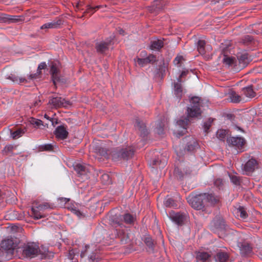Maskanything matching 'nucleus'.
<instances>
[{
    "instance_id": "nucleus-1",
    "label": "nucleus",
    "mask_w": 262,
    "mask_h": 262,
    "mask_svg": "<svg viewBox=\"0 0 262 262\" xmlns=\"http://www.w3.org/2000/svg\"><path fill=\"white\" fill-rule=\"evenodd\" d=\"M187 200L191 207L197 210H201L206 206L214 205L218 201L214 195L208 193L189 195Z\"/></svg>"
},
{
    "instance_id": "nucleus-2",
    "label": "nucleus",
    "mask_w": 262,
    "mask_h": 262,
    "mask_svg": "<svg viewBox=\"0 0 262 262\" xmlns=\"http://www.w3.org/2000/svg\"><path fill=\"white\" fill-rule=\"evenodd\" d=\"M200 99L193 97L190 100V104L187 110L188 118H195L200 116L202 112L200 109Z\"/></svg>"
},
{
    "instance_id": "nucleus-3",
    "label": "nucleus",
    "mask_w": 262,
    "mask_h": 262,
    "mask_svg": "<svg viewBox=\"0 0 262 262\" xmlns=\"http://www.w3.org/2000/svg\"><path fill=\"white\" fill-rule=\"evenodd\" d=\"M134 153V151L132 147H126L119 151H114L112 152V159L116 161L121 159L127 160L133 157Z\"/></svg>"
},
{
    "instance_id": "nucleus-4",
    "label": "nucleus",
    "mask_w": 262,
    "mask_h": 262,
    "mask_svg": "<svg viewBox=\"0 0 262 262\" xmlns=\"http://www.w3.org/2000/svg\"><path fill=\"white\" fill-rule=\"evenodd\" d=\"M222 44V55H223L222 62L224 65L227 67H232L237 66V60L235 57L230 56L228 55V47L224 48Z\"/></svg>"
},
{
    "instance_id": "nucleus-5",
    "label": "nucleus",
    "mask_w": 262,
    "mask_h": 262,
    "mask_svg": "<svg viewBox=\"0 0 262 262\" xmlns=\"http://www.w3.org/2000/svg\"><path fill=\"white\" fill-rule=\"evenodd\" d=\"M23 253L26 257H34L39 252L38 246L34 243H28L22 248Z\"/></svg>"
},
{
    "instance_id": "nucleus-6",
    "label": "nucleus",
    "mask_w": 262,
    "mask_h": 262,
    "mask_svg": "<svg viewBox=\"0 0 262 262\" xmlns=\"http://www.w3.org/2000/svg\"><path fill=\"white\" fill-rule=\"evenodd\" d=\"M49 103L52 104L54 107H67L70 105V102L60 97H52L50 99Z\"/></svg>"
},
{
    "instance_id": "nucleus-7",
    "label": "nucleus",
    "mask_w": 262,
    "mask_h": 262,
    "mask_svg": "<svg viewBox=\"0 0 262 262\" xmlns=\"http://www.w3.org/2000/svg\"><path fill=\"white\" fill-rule=\"evenodd\" d=\"M258 166V162L255 159L251 158L245 163L243 170L246 174L249 175L257 168Z\"/></svg>"
},
{
    "instance_id": "nucleus-8",
    "label": "nucleus",
    "mask_w": 262,
    "mask_h": 262,
    "mask_svg": "<svg viewBox=\"0 0 262 262\" xmlns=\"http://www.w3.org/2000/svg\"><path fill=\"white\" fill-rule=\"evenodd\" d=\"M227 143L230 146L235 147L240 149L244 146L245 141L243 138L238 137H232L227 139Z\"/></svg>"
},
{
    "instance_id": "nucleus-9",
    "label": "nucleus",
    "mask_w": 262,
    "mask_h": 262,
    "mask_svg": "<svg viewBox=\"0 0 262 262\" xmlns=\"http://www.w3.org/2000/svg\"><path fill=\"white\" fill-rule=\"evenodd\" d=\"M113 37H111L110 39H107L106 41H101L97 42L96 45V49L97 52L99 53H105L109 48V47L112 44V40Z\"/></svg>"
},
{
    "instance_id": "nucleus-10",
    "label": "nucleus",
    "mask_w": 262,
    "mask_h": 262,
    "mask_svg": "<svg viewBox=\"0 0 262 262\" xmlns=\"http://www.w3.org/2000/svg\"><path fill=\"white\" fill-rule=\"evenodd\" d=\"M54 134L56 138L64 140L68 137L69 133L64 126L60 125L56 128Z\"/></svg>"
},
{
    "instance_id": "nucleus-11",
    "label": "nucleus",
    "mask_w": 262,
    "mask_h": 262,
    "mask_svg": "<svg viewBox=\"0 0 262 262\" xmlns=\"http://www.w3.org/2000/svg\"><path fill=\"white\" fill-rule=\"evenodd\" d=\"M197 50L200 54L204 55L207 51L212 50V48L209 45H206V42L204 40L200 39L196 43Z\"/></svg>"
},
{
    "instance_id": "nucleus-12",
    "label": "nucleus",
    "mask_w": 262,
    "mask_h": 262,
    "mask_svg": "<svg viewBox=\"0 0 262 262\" xmlns=\"http://www.w3.org/2000/svg\"><path fill=\"white\" fill-rule=\"evenodd\" d=\"M1 247L6 251L13 250L14 246L12 238L8 237L3 239L1 244Z\"/></svg>"
},
{
    "instance_id": "nucleus-13",
    "label": "nucleus",
    "mask_w": 262,
    "mask_h": 262,
    "mask_svg": "<svg viewBox=\"0 0 262 262\" xmlns=\"http://www.w3.org/2000/svg\"><path fill=\"white\" fill-rule=\"evenodd\" d=\"M169 216L173 222L178 225H181L183 223L185 218L184 215L173 211L169 212Z\"/></svg>"
},
{
    "instance_id": "nucleus-14",
    "label": "nucleus",
    "mask_w": 262,
    "mask_h": 262,
    "mask_svg": "<svg viewBox=\"0 0 262 262\" xmlns=\"http://www.w3.org/2000/svg\"><path fill=\"white\" fill-rule=\"evenodd\" d=\"M62 24V21L58 19L53 20L51 22L46 23L40 27V29L45 30L46 31L49 29H55L59 27Z\"/></svg>"
},
{
    "instance_id": "nucleus-15",
    "label": "nucleus",
    "mask_w": 262,
    "mask_h": 262,
    "mask_svg": "<svg viewBox=\"0 0 262 262\" xmlns=\"http://www.w3.org/2000/svg\"><path fill=\"white\" fill-rule=\"evenodd\" d=\"M50 72L52 75L53 81L54 83L55 84L56 81L59 80V69L56 62H52L51 64V69Z\"/></svg>"
},
{
    "instance_id": "nucleus-16",
    "label": "nucleus",
    "mask_w": 262,
    "mask_h": 262,
    "mask_svg": "<svg viewBox=\"0 0 262 262\" xmlns=\"http://www.w3.org/2000/svg\"><path fill=\"white\" fill-rule=\"evenodd\" d=\"M91 168V167L90 166L88 167L81 164H76L74 166V169L80 175H83L86 174L88 172H90Z\"/></svg>"
},
{
    "instance_id": "nucleus-17",
    "label": "nucleus",
    "mask_w": 262,
    "mask_h": 262,
    "mask_svg": "<svg viewBox=\"0 0 262 262\" xmlns=\"http://www.w3.org/2000/svg\"><path fill=\"white\" fill-rule=\"evenodd\" d=\"M188 121L189 120L187 118H184V119H180L179 121H178L177 125L179 126V127L182 128L183 130L181 132V133H177L175 132L174 134H176L177 136L179 135V136H181L184 134L186 129Z\"/></svg>"
},
{
    "instance_id": "nucleus-18",
    "label": "nucleus",
    "mask_w": 262,
    "mask_h": 262,
    "mask_svg": "<svg viewBox=\"0 0 262 262\" xmlns=\"http://www.w3.org/2000/svg\"><path fill=\"white\" fill-rule=\"evenodd\" d=\"M241 253L246 256L252 252V247L248 243H242L239 245Z\"/></svg>"
},
{
    "instance_id": "nucleus-19",
    "label": "nucleus",
    "mask_w": 262,
    "mask_h": 262,
    "mask_svg": "<svg viewBox=\"0 0 262 262\" xmlns=\"http://www.w3.org/2000/svg\"><path fill=\"white\" fill-rule=\"evenodd\" d=\"M238 61L239 64V67L237 69H242L245 67L248 62V54L247 53L241 54L237 56Z\"/></svg>"
},
{
    "instance_id": "nucleus-20",
    "label": "nucleus",
    "mask_w": 262,
    "mask_h": 262,
    "mask_svg": "<svg viewBox=\"0 0 262 262\" xmlns=\"http://www.w3.org/2000/svg\"><path fill=\"white\" fill-rule=\"evenodd\" d=\"M8 79L17 84L27 83L28 82L27 79L25 77L21 76H19L15 74H11V75L9 76Z\"/></svg>"
},
{
    "instance_id": "nucleus-21",
    "label": "nucleus",
    "mask_w": 262,
    "mask_h": 262,
    "mask_svg": "<svg viewBox=\"0 0 262 262\" xmlns=\"http://www.w3.org/2000/svg\"><path fill=\"white\" fill-rule=\"evenodd\" d=\"M164 43L162 40L155 39L151 41L150 49L151 50H159L163 47Z\"/></svg>"
},
{
    "instance_id": "nucleus-22",
    "label": "nucleus",
    "mask_w": 262,
    "mask_h": 262,
    "mask_svg": "<svg viewBox=\"0 0 262 262\" xmlns=\"http://www.w3.org/2000/svg\"><path fill=\"white\" fill-rule=\"evenodd\" d=\"M26 132V129L25 128H18L15 131L11 132V136L13 139H18L19 137H21Z\"/></svg>"
},
{
    "instance_id": "nucleus-23",
    "label": "nucleus",
    "mask_w": 262,
    "mask_h": 262,
    "mask_svg": "<svg viewBox=\"0 0 262 262\" xmlns=\"http://www.w3.org/2000/svg\"><path fill=\"white\" fill-rule=\"evenodd\" d=\"M243 94L249 98H252L255 96V92L251 86H248L243 89Z\"/></svg>"
},
{
    "instance_id": "nucleus-24",
    "label": "nucleus",
    "mask_w": 262,
    "mask_h": 262,
    "mask_svg": "<svg viewBox=\"0 0 262 262\" xmlns=\"http://www.w3.org/2000/svg\"><path fill=\"white\" fill-rule=\"evenodd\" d=\"M237 215L239 216L242 219H246L248 217V214L246 209L243 206H239L236 210Z\"/></svg>"
},
{
    "instance_id": "nucleus-25",
    "label": "nucleus",
    "mask_w": 262,
    "mask_h": 262,
    "mask_svg": "<svg viewBox=\"0 0 262 262\" xmlns=\"http://www.w3.org/2000/svg\"><path fill=\"white\" fill-rule=\"evenodd\" d=\"M209 254L205 252H199L196 254V259L198 261L204 262L209 257Z\"/></svg>"
},
{
    "instance_id": "nucleus-26",
    "label": "nucleus",
    "mask_w": 262,
    "mask_h": 262,
    "mask_svg": "<svg viewBox=\"0 0 262 262\" xmlns=\"http://www.w3.org/2000/svg\"><path fill=\"white\" fill-rule=\"evenodd\" d=\"M229 98L233 103H238L242 100L241 97L235 92H231L229 94Z\"/></svg>"
},
{
    "instance_id": "nucleus-27",
    "label": "nucleus",
    "mask_w": 262,
    "mask_h": 262,
    "mask_svg": "<svg viewBox=\"0 0 262 262\" xmlns=\"http://www.w3.org/2000/svg\"><path fill=\"white\" fill-rule=\"evenodd\" d=\"M174 94L178 97H181L182 95V88L181 82L178 81V82L174 84Z\"/></svg>"
},
{
    "instance_id": "nucleus-28",
    "label": "nucleus",
    "mask_w": 262,
    "mask_h": 262,
    "mask_svg": "<svg viewBox=\"0 0 262 262\" xmlns=\"http://www.w3.org/2000/svg\"><path fill=\"white\" fill-rule=\"evenodd\" d=\"M2 18L4 21L9 22H16L18 20V16L3 14Z\"/></svg>"
},
{
    "instance_id": "nucleus-29",
    "label": "nucleus",
    "mask_w": 262,
    "mask_h": 262,
    "mask_svg": "<svg viewBox=\"0 0 262 262\" xmlns=\"http://www.w3.org/2000/svg\"><path fill=\"white\" fill-rule=\"evenodd\" d=\"M227 132L224 129H219L216 134V137L221 141H224L226 137Z\"/></svg>"
},
{
    "instance_id": "nucleus-30",
    "label": "nucleus",
    "mask_w": 262,
    "mask_h": 262,
    "mask_svg": "<svg viewBox=\"0 0 262 262\" xmlns=\"http://www.w3.org/2000/svg\"><path fill=\"white\" fill-rule=\"evenodd\" d=\"M228 258V255L225 252H219L216 255V259L220 262H225Z\"/></svg>"
},
{
    "instance_id": "nucleus-31",
    "label": "nucleus",
    "mask_w": 262,
    "mask_h": 262,
    "mask_svg": "<svg viewBox=\"0 0 262 262\" xmlns=\"http://www.w3.org/2000/svg\"><path fill=\"white\" fill-rule=\"evenodd\" d=\"M135 126L141 131V133L145 134L146 132L144 123L140 121L139 120H136Z\"/></svg>"
},
{
    "instance_id": "nucleus-32",
    "label": "nucleus",
    "mask_w": 262,
    "mask_h": 262,
    "mask_svg": "<svg viewBox=\"0 0 262 262\" xmlns=\"http://www.w3.org/2000/svg\"><path fill=\"white\" fill-rule=\"evenodd\" d=\"M198 145V144L196 141L193 139L188 143L187 147V150L188 151H192L197 147Z\"/></svg>"
},
{
    "instance_id": "nucleus-33",
    "label": "nucleus",
    "mask_w": 262,
    "mask_h": 262,
    "mask_svg": "<svg viewBox=\"0 0 262 262\" xmlns=\"http://www.w3.org/2000/svg\"><path fill=\"white\" fill-rule=\"evenodd\" d=\"M124 221L127 224H131L135 221V217L129 213L124 214L123 217Z\"/></svg>"
},
{
    "instance_id": "nucleus-34",
    "label": "nucleus",
    "mask_w": 262,
    "mask_h": 262,
    "mask_svg": "<svg viewBox=\"0 0 262 262\" xmlns=\"http://www.w3.org/2000/svg\"><path fill=\"white\" fill-rule=\"evenodd\" d=\"M31 211L32 212V215L33 216V217L36 219L38 220L39 219H41L43 217L42 215L40 214L39 212V210L37 209H35L34 207H32L31 208Z\"/></svg>"
},
{
    "instance_id": "nucleus-35",
    "label": "nucleus",
    "mask_w": 262,
    "mask_h": 262,
    "mask_svg": "<svg viewBox=\"0 0 262 262\" xmlns=\"http://www.w3.org/2000/svg\"><path fill=\"white\" fill-rule=\"evenodd\" d=\"M164 204L166 207H172L174 206L175 205V203L174 202V201L172 199L170 198H166L164 202Z\"/></svg>"
},
{
    "instance_id": "nucleus-36",
    "label": "nucleus",
    "mask_w": 262,
    "mask_h": 262,
    "mask_svg": "<svg viewBox=\"0 0 262 262\" xmlns=\"http://www.w3.org/2000/svg\"><path fill=\"white\" fill-rule=\"evenodd\" d=\"M54 145L52 144H46L40 146V148L41 150L52 151L53 150Z\"/></svg>"
},
{
    "instance_id": "nucleus-37",
    "label": "nucleus",
    "mask_w": 262,
    "mask_h": 262,
    "mask_svg": "<svg viewBox=\"0 0 262 262\" xmlns=\"http://www.w3.org/2000/svg\"><path fill=\"white\" fill-rule=\"evenodd\" d=\"M88 8L85 11V13H90V15L93 14L95 11H96V9H99L101 6H97L95 7H93L90 6H88Z\"/></svg>"
},
{
    "instance_id": "nucleus-38",
    "label": "nucleus",
    "mask_w": 262,
    "mask_h": 262,
    "mask_svg": "<svg viewBox=\"0 0 262 262\" xmlns=\"http://www.w3.org/2000/svg\"><path fill=\"white\" fill-rule=\"evenodd\" d=\"M213 119L209 118L206 122L204 123L203 127L205 132H207L210 127L211 126V124L213 121Z\"/></svg>"
},
{
    "instance_id": "nucleus-39",
    "label": "nucleus",
    "mask_w": 262,
    "mask_h": 262,
    "mask_svg": "<svg viewBox=\"0 0 262 262\" xmlns=\"http://www.w3.org/2000/svg\"><path fill=\"white\" fill-rule=\"evenodd\" d=\"M184 60V58L181 55H178L173 60V63L176 66H180L181 62Z\"/></svg>"
},
{
    "instance_id": "nucleus-40",
    "label": "nucleus",
    "mask_w": 262,
    "mask_h": 262,
    "mask_svg": "<svg viewBox=\"0 0 262 262\" xmlns=\"http://www.w3.org/2000/svg\"><path fill=\"white\" fill-rule=\"evenodd\" d=\"M102 182L105 184H108L111 182L110 177L107 174H103L101 177Z\"/></svg>"
},
{
    "instance_id": "nucleus-41",
    "label": "nucleus",
    "mask_w": 262,
    "mask_h": 262,
    "mask_svg": "<svg viewBox=\"0 0 262 262\" xmlns=\"http://www.w3.org/2000/svg\"><path fill=\"white\" fill-rule=\"evenodd\" d=\"M48 208H52V207L48 203H45L37 207V209L39 210H43Z\"/></svg>"
},
{
    "instance_id": "nucleus-42",
    "label": "nucleus",
    "mask_w": 262,
    "mask_h": 262,
    "mask_svg": "<svg viewBox=\"0 0 262 262\" xmlns=\"http://www.w3.org/2000/svg\"><path fill=\"white\" fill-rule=\"evenodd\" d=\"M253 40L252 37L250 35H246L242 39V42L244 44H246L251 42Z\"/></svg>"
},
{
    "instance_id": "nucleus-43",
    "label": "nucleus",
    "mask_w": 262,
    "mask_h": 262,
    "mask_svg": "<svg viewBox=\"0 0 262 262\" xmlns=\"http://www.w3.org/2000/svg\"><path fill=\"white\" fill-rule=\"evenodd\" d=\"M231 181L234 184L237 185L239 183L238 178L235 175H229Z\"/></svg>"
},
{
    "instance_id": "nucleus-44",
    "label": "nucleus",
    "mask_w": 262,
    "mask_h": 262,
    "mask_svg": "<svg viewBox=\"0 0 262 262\" xmlns=\"http://www.w3.org/2000/svg\"><path fill=\"white\" fill-rule=\"evenodd\" d=\"M147 63H154L156 61V57L154 55H150L146 58Z\"/></svg>"
},
{
    "instance_id": "nucleus-45",
    "label": "nucleus",
    "mask_w": 262,
    "mask_h": 262,
    "mask_svg": "<svg viewBox=\"0 0 262 262\" xmlns=\"http://www.w3.org/2000/svg\"><path fill=\"white\" fill-rule=\"evenodd\" d=\"M137 62L141 66H144L145 64L148 63L146 58H138L137 59Z\"/></svg>"
},
{
    "instance_id": "nucleus-46",
    "label": "nucleus",
    "mask_w": 262,
    "mask_h": 262,
    "mask_svg": "<svg viewBox=\"0 0 262 262\" xmlns=\"http://www.w3.org/2000/svg\"><path fill=\"white\" fill-rule=\"evenodd\" d=\"M31 123L33 125H35L36 126H39L42 124V121L40 120L32 118L31 120Z\"/></svg>"
},
{
    "instance_id": "nucleus-47",
    "label": "nucleus",
    "mask_w": 262,
    "mask_h": 262,
    "mask_svg": "<svg viewBox=\"0 0 262 262\" xmlns=\"http://www.w3.org/2000/svg\"><path fill=\"white\" fill-rule=\"evenodd\" d=\"M98 152L100 153V154L105 157L106 158H108V156L107 155V151L104 148H101L100 149H98Z\"/></svg>"
},
{
    "instance_id": "nucleus-48",
    "label": "nucleus",
    "mask_w": 262,
    "mask_h": 262,
    "mask_svg": "<svg viewBox=\"0 0 262 262\" xmlns=\"http://www.w3.org/2000/svg\"><path fill=\"white\" fill-rule=\"evenodd\" d=\"M47 65L45 62H41L40 64H39L37 69V73L40 74L41 72L40 70L42 69H44L46 68Z\"/></svg>"
},
{
    "instance_id": "nucleus-49",
    "label": "nucleus",
    "mask_w": 262,
    "mask_h": 262,
    "mask_svg": "<svg viewBox=\"0 0 262 262\" xmlns=\"http://www.w3.org/2000/svg\"><path fill=\"white\" fill-rule=\"evenodd\" d=\"M145 243L147 246L149 247H152L153 243L150 237H146L145 239Z\"/></svg>"
},
{
    "instance_id": "nucleus-50",
    "label": "nucleus",
    "mask_w": 262,
    "mask_h": 262,
    "mask_svg": "<svg viewBox=\"0 0 262 262\" xmlns=\"http://www.w3.org/2000/svg\"><path fill=\"white\" fill-rule=\"evenodd\" d=\"M188 70H186V71H183L181 73V75H180V77H179V78L178 79V81L179 82H181V78L182 77H183V76H185V75L188 73Z\"/></svg>"
},
{
    "instance_id": "nucleus-51",
    "label": "nucleus",
    "mask_w": 262,
    "mask_h": 262,
    "mask_svg": "<svg viewBox=\"0 0 262 262\" xmlns=\"http://www.w3.org/2000/svg\"><path fill=\"white\" fill-rule=\"evenodd\" d=\"M38 73H37L34 74H30L28 76V78L29 79H36L38 77Z\"/></svg>"
},
{
    "instance_id": "nucleus-52",
    "label": "nucleus",
    "mask_w": 262,
    "mask_h": 262,
    "mask_svg": "<svg viewBox=\"0 0 262 262\" xmlns=\"http://www.w3.org/2000/svg\"><path fill=\"white\" fill-rule=\"evenodd\" d=\"M73 212L77 215V216H80L81 215V213L80 211L78 210H77L76 209H73Z\"/></svg>"
},
{
    "instance_id": "nucleus-53",
    "label": "nucleus",
    "mask_w": 262,
    "mask_h": 262,
    "mask_svg": "<svg viewBox=\"0 0 262 262\" xmlns=\"http://www.w3.org/2000/svg\"><path fill=\"white\" fill-rule=\"evenodd\" d=\"M214 184L216 186H219L220 184H222V180L221 179H217L215 181Z\"/></svg>"
},
{
    "instance_id": "nucleus-54",
    "label": "nucleus",
    "mask_w": 262,
    "mask_h": 262,
    "mask_svg": "<svg viewBox=\"0 0 262 262\" xmlns=\"http://www.w3.org/2000/svg\"><path fill=\"white\" fill-rule=\"evenodd\" d=\"M45 118H46L48 120H49L52 122V123L53 125H54V119L53 118H50L49 116H47V115H45Z\"/></svg>"
},
{
    "instance_id": "nucleus-55",
    "label": "nucleus",
    "mask_w": 262,
    "mask_h": 262,
    "mask_svg": "<svg viewBox=\"0 0 262 262\" xmlns=\"http://www.w3.org/2000/svg\"><path fill=\"white\" fill-rule=\"evenodd\" d=\"M59 201H60L61 202H63L65 203H66L67 202H68L69 201V199H67V198H60L58 199Z\"/></svg>"
},
{
    "instance_id": "nucleus-56",
    "label": "nucleus",
    "mask_w": 262,
    "mask_h": 262,
    "mask_svg": "<svg viewBox=\"0 0 262 262\" xmlns=\"http://www.w3.org/2000/svg\"><path fill=\"white\" fill-rule=\"evenodd\" d=\"M82 5H83L82 2L80 1L77 3L76 7L77 8H79V7L82 6Z\"/></svg>"
},
{
    "instance_id": "nucleus-57",
    "label": "nucleus",
    "mask_w": 262,
    "mask_h": 262,
    "mask_svg": "<svg viewBox=\"0 0 262 262\" xmlns=\"http://www.w3.org/2000/svg\"><path fill=\"white\" fill-rule=\"evenodd\" d=\"M163 129L162 128H159L158 129L157 132L159 134H161L163 133Z\"/></svg>"
},
{
    "instance_id": "nucleus-58",
    "label": "nucleus",
    "mask_w": 262,
    "mask_h": 262,
    "mask_svg": "<svg viewBox=\"0 0 262 262\" xmlns=\"http://www.w3.org/2000/svg\"><path fill=\"white\" fill-rule=\"evenodd\" d=\"M153 162H154V165H158V164H160V163H162L161 161L159 162V161L156 160H154Z\"/></svg>"
},
{
    "instance_id": "nucleus-59",
    "label": "nucleus",
    "mask_w": 262,
    "mask_h": 262,
    "mask_svg": "<svg viewBox=\"0 0 262 262\" xmlns=\"http://www.w3.org/2000/svg\"><path fill=\"white\" fill-rule=\"evenodd\" d=\"M118 31L120 34L124 35V31L122 29H120Z\"/></svg>"
},
{
    "instance_id": "nucleus-60",
    "label": "nucleus",
    "mask_w": 262,
    "mask_h": 262,
    "mask_svg": "<svg viewBox=\"0 0 262 262\" xmlns=\"http://www.w3.org/2000/svg\"><path fill=\"white\" fill-rule=\"evenodd\" d=\"M154 7H155V9H158L160 8L159 6L157 4L155 5H154Z\"/></svg>"
},
{
    "instance_id": "nucleus-61",
    "label": "nucleus",
    "mask_w": 262,
    "mask_h": 262,
    "mask_svg": "<svg viewBox=\"0 0 262 262\" xmlns=\"http://www.w3.org/2000/svg\"><path fill=\"white\" fill-rule=\"evenodd\" d=\"M57 121H54V124H57Z\"/></svg>"
},
{
    "instance_id": "nucleus-62",
    "label": "nucleus",
    "mask_w": 262,
    "mask_h": 262,
    "mask_svg": "<svg viewBox=\"0 0 262 262\" xmlns=\"http://www.w3.org/2000/svg\"><path fill=\"white\" fill-rule=\"evenodd\" d=\"M165 161H164V162H163L162 164H163V165H165Z\"/></svg>"
},
{
    "instance_id": "nucleus-63",
    "label": "nucleus",
    "mask_w": 262,
    "mask_h": 262,
    "mask_svg": "<svg viewBox=\"0 0 262 262\" xmlns=\"http://www.w3.org/2000/svg\"><path fill=\"white\" fill-rule=\"evenodd\" d=\"M118 226H121V225H122L121 224H120V223H118Z\"/></svg>"
},
{
    "instance_id": "nucleus-64",
    "label": "nucleus",
    "mask_w": 262,
    "mask_h": 262,
    "mask_svg": "<svg viewBox=\"0 0 262 262\" xmlns=\"http://www.w3.org/2000/svg\"><path fill=\"white\" fill-rule=\"evenodd\" d=\"M157 1H158V0H156Z\"/></svg>"
}]
</instances>
